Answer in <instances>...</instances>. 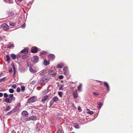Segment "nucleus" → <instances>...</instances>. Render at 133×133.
I'll return each mask as SVG.
<instances>
[{
    "label": "nucleus",
    "mask_w": 133,
    "mask_h": 133,
    "mask_svg": "<svg viewBox=\"0 0 133 133\" xmlns=\"http://www.w3.org/2000/svg\"><path fill=\"white\" fill-rule=\"evenodd\" d=\"M37 119L36 117L34 116H32L26 118V120L27 121L36 120Z\"/></svg>",
    "instance_id": "f257e3e1"
},
{
    "label": "nucleus",
    "mask_w": 133,
    "mask_h": 133,
    "mask_svg": "<svg viewBox=\"0 0 133 133\" xmlns=\"http://www.w3.org/2000/svg\"><path fill=\"white\" fill-rule=\"evenodd\" d=\"M36 100V97L33 96L31 97L28 100V102L31 103L35 101Z\"/></svg>",
    "instance_id": "f03ea898"
},
{
    "label": "nucleus",
    "mask_w": 133,
    "mask_h": 133,
    "mask_svg": "<svg viewBox=\"0 0 133 133\" xmlns=\"http://www.w3.org/2000/svg\"><path fill=\"white\" fill-rule=\"evenodd\" d=\"M1 27L5 31L7 30L9 28V26L5 23L2 24Z\"/></svg>",
    "instance_id": "7ed1b4c3"
},
{
    "label": "nucleus",
    "mask_w": 133,
    "mask_h": 133,
    "mask_svg": "<svg viewBox=\"0 0 133 133\" xmlns=\"http://www.w3.org/2000/svg\"><path fill=\"white\" fill-rule=\"evenodd\" d=\"M48 74L50 75H51L52 77L55 76L57 74V73L55 71L52 70H49L48 71Z\"/></svg>",
    "instance_id": "20e7f679"
},
{
    "label": "nucleus",
    "mask_w": 133,
    "mask_h": 133,
    "mask_svg": "<svg viewBox=\"0 0 133 133\" xmlns=\"http://www.w3.org/2000/svg\"><path fill=\"white\" fill-rule=\"evenodd\" d=\"M38 50L37 48L35 46L32 47L31 49V52L32 53H36Z\"/></svg>",
    "instance_id": "39448f33"
},
{
    "label": "nucleus",
    "mask_w": 133,
    "mask_h": 133,
    "mask_svg": "<svg viewBox=\"0 0 133 133\" xmlns=\"http://www.w3.org/2000/svg\"><path fill=\"white\" fill-rule=\"evenodd\" d=\"M64 72V74L65 75L67 76L68 75L69 71L68 68L67 67H64L63 69Z\"/></svg>",
    "instance_id": "423d86ee"
},
{
    "label": "nucleus",
    "mask_w": 133,
    "mask_h": 133,
    "mask_svg": "<svg viewBox=\"0 0 133 133\" xmlns=\"http://www.w3.org/2000/svg\"><path fill=\"white\" fill-rule=\"evenodd\" d=\"M55 58V55L53 54H50L48 56L49 60L50 61H53L54 59Z\"/></svg>",
    "instance_id": "0eeeda50"
},
{
    "label": "nucleus",
    "mask_w": 133,
    "mask_h": 133,
    "mask_svg": "<svg viewBox=\"0 0 133 133\" xmlns=\"http://www.w3.org/2000/svg\"><path fill=\"white\" fill-rule=\"evenodd\" d=\"M73 95L74 98H76L78 97V93L77 91L75 90L73 91Z\"/></svg>",
    "instance_id": "6e6552de"
},
{
    "label": "nucleus",
    "mask_w": 133,
    "mask_h": 133,
    "mask_svg": "<svg viewBox=\"0 0 133 133\" xmlns=\"http://www.w3.org/2000/svg\"><path fill=\"white\" fill-rule=\"evenodd\" d=\"M39 74L41 76H43L46 74V71L45 69H44L39 72Z\"/></svg>",
    "instance_id": "1a4fd4ad"
},
{
    "label": "nucleus",
    "mask_w": 133,
    "mask_h": 133,
    "mask_svg": "<svg viewBox=\"0 0 133 133\" xmlns=\"http://www.w3.org/2000/svg\"><path fill=\"white\" fill-rule=\"evenodd\" d=\"M33 58V61L35 63H37L38 61V58L37 56H34Z\"/></svg>",
    "instance_id": "9d476101"
},
{
    "label": "nucleus",
    "mask_w": 133,
    "mask_h": 133,
    "mask_svg": "<svg viewBox=\"0 0 133 133\" xmlns=\"http://www.w3.org/2000/svg\"><path fill=\"white\" fill-rule=\"evenodd\" d=\"M49 98V97L48 95H45L42 98V100H41L42 102L43 103H44V101L47 100L48 98Z\"/></svg>",
    "instance_id": "9b49d317"
},
{
    "label": "nucleus",
    "mask_w": 133,
    "mask_h": 133,
    "mask_svg": "<svg viewBox=\"0 0 133 133\" xmlns=\"http://www.w3.org/2000/svg\"><path fill=\"white\" fill-rule=\"evenodd\" d=\"M64 65V64L62 63L60 64H58L57 66L56 67L57 68H62Z\"/></svg>",
    "instance_id": "f8f14e48"
},
{
    "label": "nucleus",
    "mask_w": 133,
    "mask_h": 133,
    "mask_svg": "<svg viewBox=\"0 0 133 133\" xmlns=\"http://www.w3.org/2000/svg\"><path fill=\"white\" fill-rule=\"evenodd\" d=\"M104 85L106 87L108 91H109L110 90L109 87L108 83L107 82H104Z\"/></svg>",
    "instance_id": "ddd939ff"
},
{
    "label": "nucleus",
    "mask_w": 133,
    "mask_h": 133,
    "mask_svg": "<svg viewBox=\"0 0 133 133\" xmlns=\"http://www.w3.org/2000/svg\"><path fill=\"white\" fill-rule=\"evenodd\" d=\"M21 53H23L25 54H27L28 52V50L27 48H24L21 51Z\"/></svg>",
    "instance_id": "4468645a"
},
{
    "label": "nucleus",
    "mask_w": 133,
    "mask_h": 133,
    "mask_svg": "<svg viewBox=\"0 0 133 133\" xmlns=\"http://www.w3.org/2000/svg\"><path fill=\"white\" fill-rule=\"evenodd\" d=\"M46 77L44 76L43 78L41 80V82H43L45 81V82H47L49 80V78H46Z\"/></svg>",
    "instance_id": "2eb2a0df"
},
{
    "label": "nucleus",
    "mask_w": 133,
    "mask_h": 133,
    "mask_svg": "<svg viewBox=\"0 0 133 133\" xmlns=\"http://www.w3.org/2000/svg\"><path fill=\"white\" fill-rule=\"evenodd\" d=\"M20 108V104L19 103H18L17 104L16 106L15 107V110L16 111H17Z\"/></svg>",
    "instance_id": "dca6fc26"
},
{
    "label": "nucleus",
    "mask_w": 133,
    "mask_h": 133,
    "mask_svg": "<svg viewBox=\"0 0 133 133\" xmlns=\"http://www.w3.org/2000/svg\"><path fill=\"white\" fill-rule=\"evenodd\" d=\"M43 63L45 66H46L49 64L50 63L49 61H47L46 59H44V60Z\"/></svg>",
    "instance_id": "f3484780"
},
{
    "label": "nucleus",
    "mask_w": 133,
    "mask_h": 133,
    "mask_svg": "<svg viewBox=\"0 0 133 133\" xmlns=\"http://www.w3.org/2000/svg\"><path fill=\"white\" fill-rule=\"evenodd\" d=\"M6 103H10L12 102V100H10L9 99L7 98L4 99Z\"/></svg>",
    "instance_id": "a211bd4d"
},
{
    "label": "nucleus",
    "mask_w": 133,
    "mask_h": 133,
    "mask_svg": "<svg viewBox=\"0 0 133 133\" xmlns=\"http://www.w3.org/2000/svg\"><path fill=\"white\" fill-rule=\"evenodd\" d=\"M8 96L12 100H14L15 99V98L14 97L13 94H10Z\"/></svg>",
    "instance_id": "6ab92c4d"
},
{
    "label": "nucleus",
    "mask_w": 133,
    "mask_h": 133,
    "mask_svg": "<svg viewBox=\"0 0 133 133\" xmlns=\"http://www.w3.org/2000/svg\"><path fill=\"white\" fill-rule=\"evenodd\" d=\"M22 114L23 115L25 116L26 117L27 116L28 113L26 111H22Z\"/></svg>",
    "instance_id": "aec40b11"
},
{
    "label": "nucleus",
    "mask_w": 133,
    "mask_h": 133,
    "mask_svg": "<svg viewBox=\"0 0 133 133\" xmlns=\"http://www.w3.org/2000/svg\"><path fill=\"white\" fill-rule=\"evenodd\" d=\"M58 100V98L57 97H55L53 98L52 100L54 101L55 102H56Z\"/></svg>",
    "instance_id": "412c9836"
},
{
    "label": "nucleus",
    "mask_w": 133,
    "mask_h": 133,
    "mask_svg": "<svg viewBox=\"0 0 133 133\" xmlns=\"http://www.w3.org/2000/svg\"><path fill=\"white\" fill-rule=\"evenodd\" d=\"M29 70L30 72L34 73H35L36 72V71L35 70H34L31 67L29 68Z\"/></svg>",
    "instance_id": "4be33fe9"
},
{
    "label": "nucleus",
    "mask_w": 133,
    "mask_h": 133,
    "mask_svg": "<svg viewBox=\"0 0 133 133\" xmlns=\"http://www.w3.org/2000/svg\"><path fill=\"white\" fill-rule=\"evenodd\" d=\"M4 1L6 3H13L12 0H4Z\"/></svg>",
    "instance_id": "5701e85b"
},
{
    "label": "nucleus",
    "mask_w": 133,
    "mask_h": 133,
    "mask_svg": "<svg viewBox=\"0 0 133 133\" xmlns=\"http://www.w3.org/2000/svg\"><path fill=\"white\" fill-rule=\"evenodd\" d=\"M8 14L9 16L13 15L14 14L12 11H10L8 12Z\"/></svg>",
    "instance_id": "b1692460"
},
{
    "label": "nucleus",
    "mask_w": 133,
    "mask_h": 133,
    "mask_svg": "<svg viewBox=\"0 0 133 133\" xmlns=\"http://www.w3.org/2000/svg\"><path fill=\"white\" fill-rule=\"evenodd\" d=\"M6 61L8 63L10 62V57L8 55H7L6 56Z\"/></svg>",
    "instance_id": "393cba45"
},
{
    "label": "nucleus",
    "mask_w": 133,
    "mask_h": 133,
    "mask_svg": "<svg viewBox=\"0 0 133 133\" xmlns=\"http://www.w3.org/2000/svg\"><path fill=\"white\" fill-rule=\"evenodd\" d=\"M82 85L80 84L78 87L77 89L79 92H81L82 91Z\"/></svg>",
    "instance_id": "a878e982"
},
{
    "label": "nucleus",
    "mask_w": 133,
    "mask_h": 133,
    "mask_svg": "<svg viewBox=\"0 0 133 133\" xmlns=\"http://www.w3.org/2000/svg\"><path fill=\"white\" fill-rule=\"evenodd\" d=\"M11 56L12 58L14 60L16 58V55L14 54H12L11 55Z\"/></svg>",
    "instance_id": "bb28decb"
},
{
    "label": "nucleus",
    "mask_w": 133,
    "mask_h": 133,
    "mask_svg": "<svg viewBox=\"0 0 133 133\" xmlns=\"http://www.w3.org/2000/svg\"><path fill=\"white\" fill-rule=\"evenodd\" d=\"M87 110L88 111L87 112L88 113L90 114V115H92L93 114L94 112L92 111H90L89 109H87Z\"/></svg>",
    "instance_id": "cd10ccee"
},
{
    "label": "nucleus",
    "mask_w": 133,
    "mask_h": 133,
    "mask_svg": "<svg viewBox=\"0 0 133 133\" xmlns=\"http://www.w3.org/2000/svg\"><path fill=\"white\" fill-rule=\"evenodd\" d=\"M14 46V44H12L11 43H10L9 44L8 47L9 48H11L12 47H13Z\"/></svg>",
    "instance_id": "c85d7f7f"
},
{
    "label": "nucleus",
    "mask_w": 133,
    "mask_h": 133,
    "mask_svg": "<svg viewBox=\"0 0 133 133\" xmlns=\"http://www.w3.org/2000/svg\"><path fill=\"white\" fill-rule=\"evenodd\" d=\"M21 91L22 92H23L25 90V87L24 86H21Z\"/></svg>",
    "instance_id": "c756f323"
},
{
    "label": "nucleus",
    "mask_w": 133,
    "mask_h": 133,
    "mask_svg": "<svg viewBox=\"0 0 133 133\" xmlns=\"http://www.w3.org/2000/svg\"><path fill=\"white\" fill-rule=\"evenodd\" d=\"M9 25L11 26H14L16 25V24L15 23H9Z\"/></svg>",
    "instance_id": "7c9ffc66"
},
{
    "label": "nucleus",
    "mask_w": 133,
    "mask_h": 133,
    "mask_svg": "<svg viewBox=\"0 0 133 133\" xmlns=\"http://www.w3.org/2000/svg\"><path fill=\"white\" fill-rule=\"evenodd\" d=\"M9 91L10 93H12L14 92V90L12 89H9Z\"/></svg>",
    "instance_id": "2f4dec72"
},
{
    "label": "nucleus",
    "mask_w": 133,
    "mask_h": 133,
    "mask_svg": "<svg viewBox=\"0 0 133 133\" xmlns=\"http://www.w3.org/2000/svg\"><path fill=\"white\" fill-rule=\"evenodd\" d=\"M48 89L47 90H43V93L44 94H46L48 92Z\"/></svg>",
    "instance_id": "473e14b6"
},
{
    "label": "nucleus",
    "mask_w": 133,
    "mask_h": 133,
    "mask_svg": "<svg viewBox=\"0 0 133 133\" xmlns=\"http://www.w3.org/2000/svg\"><path fill=\"white\" fill-rule=\"evenodd\" d=\"M58 94L60 97H62V96L63 93L61 92H58Z\"/></svg>",
    "instance_id": "72a5a7b5"
},
{
    "label": "nucleus",
    "mask_w": 133,
    "mask_h": 133,
    "mask_svg": "<svg viewBox=\"0 0 133 133\" xmlns=\"http://www.w3.org/2000/svg\"><path fill=\"white\" fill-rule=\"evenodd\" d=\"M36 81H33L30 82V84L31 85H34Z\"/></svg>",
    "instance_id": "f704fd0d"
},
{
    "label": "nucleus",
    "mask_w": 133,
    "mask_h": 133,
    "mask_svg": "<svg viewBox=\"0 0 133 133\" xmlns=\"http://www.w3.org/2000/svg\"><path fill=\"white\" fill-rule=\"evenodd\" d=\"M74 127L76 129H79L80 128L79 126L77 124L75 125L74 126Z\"/></svg>",
    "instance_id": "c9c22d12"
},
{
    "label": "nucleus",
    "mask_w": 133,
    "mask_h": 133,
    "mask_svg": "<svg viewBox=\"0 0 133 133\" xmlns=\"http://www.w3.org/2000/svg\"><path fill=\"white\" fill-rule=\"evenodd\" d=\"M11 87L14 89H15L17 87L16 85L15 84H14L11 86Z\"/></svg>",
    "instance_id": "e433bc0d"
},
{
    "label": "nucleus",
    "mask_w": 133,
    "mask_h": 133,
    "mask_svg": "<svg viewBox=\"0 0 133 133\" xmlns=\"http://www.w3.org/2000/svg\"><path fill=\"white\" fill-rule=\"evenodd\" d=\"M9 96V95L6 93H4V97L7 98Z\"/></svg>",
    "instance_id": "4c0bfd02"
},
{
    "label": "nucleus",
    "mask_w": 133,
    "mask_h": 133,
    "mask_svg": "<svg viewBox=\"0 0 133 133\" xmlns=\"http://www.w3.org/2000/svg\"><path fill=\"white\" fill-rule=\"evenodd\" d=\"M102 105L103 104L102 103H101L100 102H99L98 104V105L99 106L98 108H100L102 107Z\"/></svg>",
    "instance_id": "58836bf2"
},
{
    "label": "nucleus",
    "mask_w": 133,
    "mask_h": 133,
    "mask_svg": "<svg viewBox=\"0 0 133 133\" xmlns=\"http://www.w3.org/2000/svg\"><path fill=\"white\" fill-rule=\"evenodd\" d=\"M10 107L9 106H8L6 108L4 109L6 111L9 110Z\"/></svg>",
    "instance_id": "ea45409f"
},
{
    "label": "nucleus",
    "mask_w": 133,
    "mask_h": 133,
    "mask_svg": "<svg viewBox=\"0 0 133 133\" xmlns=\"http://www.w3.org/2000/svg\"><path fill=\"white\" fill-rule=\"evenodd\" d=\"M63 87L64 86L63 85H61L59 88V90H62L63 89Z\"/></svg>",
    "instance_id": "a19ab883"
},
{
    "label": "nucleus",
    "mask_w": 133,
    "mask_h": 133,
    "mask_svg": "<svg viewBox=\"0 0 133 133\" xmlns=\"http://www.w3.org/2000/svg\"><path fill=\"white\" fill-rule=\"evenodd\" d=\"M20 91H21L20 88L19 87L17 88V90H16V91H17V92H19Z\"/></svg>",
    "instance_id": "79ce46f5"
},
{
    "label": "nucleus",
    "mask_w": 133,
    "mask_h": 133,
    "mask_svg": "<svg viewBox=\"0 0 133 133\" xmlns=\"http://www.w3.org/2000/svg\"><path fill=\"white\" fill-rule=\"evenodd\" d=\"M4 37L3 36H2L1 37H0V41H2V40L4 38Z\"/></svg>",
    "instance_id": "37998d69"
},
{
    "label": "nucleus",
    "mask_w": 133,
    "mask_h": 133,
    "mask_svg": "<svg viewBox=\"0 0 133 133\" xmlns=\"http://www.w3.org/2000/svg\"><path fill=\"white\" fill-rule=\"evenodd\" d=\"M63 76L62 75H61L59 76L58 78L59 79H62L63 78Z\"/></svg>",
    "instance_id": "c03bdc74"
},
{
    "label": "nucleus",
    "mask_w": 133,
    "mask_h": 133,
    "mask_svg": "<svg viewBox=\"0 0 133 133\" xmlns=\"http://www.w3.org/2000/svg\"><path fill=\"white\" fill-rule=\"evenodd\" d=\"M93 93L94 95L98 96L99 95V94L97 93L94 92Z\"/></svg>",
    "instance_id": "a18cd8bd"
},
{
    "label": "nucleus",
    "mask_w": 133,
    "mask_h": 133,
    "mask_svg": "<svg viewBox=\"0 0 133 133\" xmlns=\"http://www.w3.org/2000/svg\"><path fill=\"white\" fill-rule=\"evenodd\" d=\"M54 101L52 100L51 101H50V105H52L54 104Z\"/></svg>",
    "instance_id": "49530a36"
},
{
    "label": "nucleus",
    "mask_w": 133,
    "mask_h": 133,
    "mask_svg": "<svg viewBox=\"0 0 133 133\" xmlns=\"http://www.w3.org/2000/svg\"><path fill=\"white\" fill-rule=\"evenodd\" d=\"M12 68H10L9 70V72L10 73H12Z\"/></svg>",
    "instance_id": "de8ad7c7"
},
{
    "label": "nucleus",
    "mask_w": 133,
    "mask_h": 133,
    "mask_svg": "<svg viewBox=\"0 0 133 133\" xmlns=\"http://www.w3.org/2000/svg\"><path fill=\"white\" fill-rule=\"evenodd\" d=\"M5 78V77H4L2 79H0V82L3 81H4V78Z\"/></svg>",
    "instance_id": "09e8293b"
},
{
    "label": "nucleus",
    "mask_w": 133,
    "mask_h": 133,
    "mask_svg": "<svg viewBox=\"0 0 133 133\" xmlns=\"http://www.w3.org/2000/svg\"><path fill=\"white\" fill-rule=\"evenodd\" d=\"M62 132L61 130L59 129L57 131V133H62Z\"/></svg>",
    "instance_id": "8fccbe9b"
},
{
    "label": "nucleus",
    "mask_w": 133,
    "mask_h": 133,
    "mask_svg": "<svg viewBox=\"0 0 133 133\" xmlns=\"http://www.w3.org/2000/svg\"><path fill=\"white\" fill-rule=\"evenodd\" d=\"M78 109L80 111H82L81 108L80 106H79L78 107Z\"/></svg>",
    "instance_id": "3c124183"
},
{
    "label": "nucleus",
    "mask_w": 133,
    "mask_h": 133,
    "mask_svg": "<svg viewBox=\"0 0 133 133\" xmlns=\"http://www.w3.org/2000/svg\"><path fill=\"white\" fill-rule=\"evenodd\" d=\"M25 26V24H24L21 26L22 28H24Z\"/></svg>",
    "instance_id": "603ef678"
},
{
    "label": "nucleus",
    "mask_w": 133,
    "mask_h": 133,
    "mask_svg": "<svg viewBox=\"0 0 133 133\" xmlns=\"http://www.w3.org/2000/svg\"><path fill=\"white\" fill-rule=\"evenodd\" d=\"M25 69L23 68L22 70H21V72H24L25 71Z\"/></svg>",
    "instance_id": "864d4df0"
},
{
    "label": "nucleus",
    "mask_w": 133,
    "mask_h": 133,
    "mask_svg": "<svg viewBox=\"0 0 133 133\" xmlns=\"http://www.w3.org/2000/svg\"><path fill=\"white\" fill-rule=\"evenodd\" d=\"M3 96V94L2 93H0V97H2Z\"/></svg>",
    "instance_id": "5fc2aeb1"
},
{
    "label": "nucleus",
    "mask_w": 133,
    "mask_h": 133,
    "mask_svg": "<svg viewBox=\"0 0 133 133\" xmlns=\"http://www.w3.org/2000/svg\"><path fill=\"white\" fill-rule=\"evenodd\" d=\"M11 111H9V112H8L7 114V115H9L10 114H11Z\"/></svg>",
    "instance_id": "6e6d98bb"
},
{
    "label": "nucleus",
    "mask_w": 133,
    "mask_h": 133,
    "mask_svg": "<svg viewBox=\"0 0 133 133\" xmlns=\"http://www.w3.org/2000/svg\"><path fill=\"white\" fill-rule=\"evenodd\" d=\"M15 74H16V73L14 72V73H13V76H14V77L15 76Z\"/></svg>",
    "instance_id": "4d7b16f0"
},
{
    "label": "nucleus",
    "mask_w": 133,
    "mask_h": 133,
    "mask_svg": "<svg viewBox=\"0 0 133 133\" xmlns=\"http://www.w3.org/2000/svg\"><path fill=\"white\" fill-rule=\"evenodd\" d=\"M12 68H13V67H15V66L14 64H12Z\"/></svg>",
    "instance_id": "13d9d810"
},
{
    "label": "nucleus",
    "mask_w": 133,
    "mask_h": 133,
    "mask_svg": "<svg viewBox=\"0 0 133 133\" xmlns=\"http://www.w3.org/2000/svg\"><path fill=\"white\" fill-rule=\"evenodd\" d=\"M45 52H43L41 53L42 54H45Z\"/></svg>",
    "instance_id": "bf43d9fd"
},
{
    "label": "nucleus",
    "mask_w": 133,
    "mask_h": 133,
    "mask_svg": "<svg viewBox=\"0 0 133 133\" xmlns=\"http://www.w3.org/2000/svg\"><path fill=\"white\" fill-rule=\"evenodd\" d=\"M19 2H21L23 0H17Z\"/></svg>",
    "instance_id": "052dcab7"
},
{
    "label": "nucleus",
    "mask_w": 133,
    "mask_h": 133,
    "mask_svg": "<svg viewBox=\"0 0 133 133\" xmlns=\"http://www.w3.org/2000/svg\"><path fill=\"white\" fill-rule=\"evenodd\" d=\"M14 72L16 73V70H14Z\"/></svg>",
    "instance_id": "680f3d73"
},
{
    "label": "nucleus",
    "mask_w": 133,
    "mask_h": 133,
    "mask_svg": "<svg viewBox=\"0 0 133 133\" xmlns=\"http://www.w3.org/2000/svg\"><path fill=\"white\" fill-rule=\"evenodd\" d=\"M13 68L14 70H16L15 67H13Z\"/></svg>",
    "instance_id": "e2e57ef3"
},
{
    "label": "nucleus",
    "mask_w": 133,
    "mask_h": 133,
    "mask_svg": "<svg viewBox=\"0 0 133 133\" xmlns=\"http://www.w3.org/2000/svg\"><path fill=\"white\" fill-rule=\"evenodd\" d=\"M72 107H74L75 106L74 104H72Z\"/></svg>",
    "instance_id": "0e129e2a"
}]
</instances>
